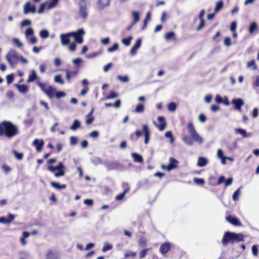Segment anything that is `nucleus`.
Returning a JSON list of instances; mask_svg holds the SVG:
<instances>
[{
	"mask_svg": "<svg viewBox=\"0 0 259 259\" xmlns=\"http://www.w3.org/2000/svg\"><path fill=\"white\" fill-rule=\"evenodd\" d=\"M118 94L114 91H111L109 95L106 97V99H111L116 98Z\"/></svg>",
	"mask_w": 259,
	"mask_h": 259,
	"instance_id": "obj_46",
	"label": "nucleus"
},
{
	"mask_svg": "<svg viewBox=\"0 0 259 259\" xmlns=\"http://www.w3.org/2000/svg\"><path fill=\"white\" fill-rule=\"evenodd\" d=\"M39 34L40 36L42 38H47L49 35V32L46 29L41 30L40 31Z\"/></svg>",
	"mask_w": 259,
	"mask_h": 259,
	"instance_id": "obj_43",
	"label": "nucleus"
},
{
	"mask_svg": "<svg viewBox=\"0 0 259 259\" xmlns=\"http://www.w3.org/2000/svg\"><path fill=\"white\" fill-rule=\"evenodd\" d=\"M88 4L86 0H79L78 2L79 14L83 19H85L88 15Z\"/></svg>",
	"mask_w": 259,
	"mask_h": 259,
	"instance_id": "obj_8",
	"label": "nucleus"
},
{
	"mask_svg": "<svg viewBox=\"0 0 259 259\" xmlns=\"http://www.w3.org/2000/svg\"><path fill=\"white\" fill-rule=\"evenodd\" d=\"M46 8V4L42 3L40 5V7L37 11L38 13L41 14L44 12Z\"/></svg>",
	"mask_w": 259,
	"mask_h": 259,
	"instance_id": "obj_59",
	"label": "nucleus"
},
{
	"mask_svg": "<svg viewBox=\"0 0 259 259\" xmlns=\"http://www.w3.org/2000/svg\"><path fill=\"white\" fill-rule=\"evenodd\" d=\"M125 185L127 186V187L124 189V190L122 193L119 194L118 195L116 196V197H115L116 200L119 201V200H122L124 197L125 194L129 192L130 188L128 186L127 184H125Z\"/></svg>",
	"mask_w": 259,
	"mask_h": 259,
	"instance_id": "obj_21",
	"label": "nucleus"
},
{
	"mask_svg": "<svg viewBox=\"0 0 259 259\" xmlns=\"http://www.w3.org/2000/svg\"><path fill=\"white\" fill-rule=\"evenodd\" d=\"M137 255V253L136 252L133 251H127L125 252L124 254V258L126 259L129 257H135Z\"/></svg>",
	"mask_w": 259,
	"mask_h": 259,
	"instance_id": "obj_34",
	"label": "nucleus"
},
{
	"mask_svg": "<svg viewBox=\"0 0 259 259\" xmlns=\"http://www.w3.org/2000/svg\"><path fill=\"white\" fill-rule=\"evenodd\" d=\"M132 16L134 19L133 22L134 23V24H136L140 19V15L139 12L136 11H133Z\"/></svg>",
	"mask_w": 259,
	"mask_h": 259,
	"instance_id": "obj_29",
	"label": "nucleus"
},
{
	"mask_svg": "<svg viewBox=\"0 0 259 259\" xmlns=\"http://www.w3.org/2000/svg\"><path fill=\"white\" fill-rule=\"evenodd\" d=\"M44 144V142L42 140L35 139L33 142V145L35 147L38 152L42 151Z\"/></svg>",
	"mask_w": 259,
	"mask_h": 259,
	"instance_id": "obj_16",
	"label": "nucleus"
},
{
	"mask_svg": "<svg viewBox=\"0 0 259 259\" xmlns=\"http://www.w3.org/2000/svg\"><path fill=\"white\" fill-rule=\"evenodd\" d=\"M28 39L29 42L31 44H35L37 42V39L34 35L30 36Z\"/></svg>",
	"mask_w": 259,
	"mask_h": 259,
	"instance_id": "obj_64",
	"label": "nucleus"
},
{
	"mask_svg": "<svg viewBox=\"0 0 259 259\" xmlns=\"http://www.w3.org/2000/svg\"><path fill=\"white\" fill-rule=\"evenodd\" d=\"M55 81L56 82L60 83L61 84L64 83V81H63V79H62L61 75L60 74L57 75L55 76Z\"/></svg>",
	"mask_w": 259,
	"mask_h": 259,
	"instance_id": "obj_49",
	"label": "nucleus"
},
{
	"mask_svg": "<svg viewBox=\"0 0 259 259\" xmlns=\"http://www.w3.org/2000/svg\"><path fill=\"white\" fill-rule=\"evenodd\" d=\"M217 155L218 157L222 159V163L225 164L226 157L224 156L223 152L221 149L218 150Z\"/></svg>",
	"mask_w": 259,
	"mask_h": 259,
	"instance_id": "obj_30",
	"label": "nucleus"
},
{
	"mask_svg": "<svg viewBox=\"0 0 259 259\" xmlns=\"http://www.w3.org/2000/svg\"><path fill=\"white\" fill-rule=\"evenodd\" d=\"M252 252L254 256H258V249L256 245H253L252 246Z\"/></svg>",
	"mask_w": 259,
	"mask_h": 259,
	"instance_id": "obj_47",
	"label": "nucleus"
},
{
	"mask_svg": "<svg viewBox=\"0 0 259 259\" xmlns=\"http://www.w3.org/2000/svg\"><path fill=\"white\" fill-rule=\"evenodd\" d=\"M18 134V127L12 122L6 120L0 122V136L12 138Z\"/></svg>",
	"mask_w": 259,
	"mask_h": 259,
	"instance_id": "obj_2",
	"label": "nucleus"
},
{
	"mask_svg": "<svg viewBox=\"0 0 259 259\" xmlns=\"http://www.w3.org/2000/svg\"><path fill=\"white\" fill-rule=\"evenodd\" d=\"M170 247V244L168 242H164L162 243L160 246V252L162 254H166L169 251Z\"/></svg>",
	"mask_w": 259,
	"mask_h": 259,
	"instance_id": "obj_14",
	"label": "nucleus"
},
{
	"mask_svg": "<svg viewBox=\"0 0 259 259\" xmlns=\"http://www.w3.org/2000/svg\"><path fill=\"white\" fill-rule=\"evenodd\" d=\"M215 180V178L214 177H211L209 179V183L212 186H217L220 185L222 184L223 182L225 183V185L226 187L230 186L232 184L233 182V178H229L226 180H225V178L223 176H221L218 179L217 182L215 183L214 180Z\"/></svg>",
	"mask_w": 259,
	"mask_h": 259,
	"instance_id": "obj_5",
	"label": "nucleus"
},
{
	"mask_svg": "<svg viewBox=\"0 0 259 259\" xmlns=\"http://www.w3.org/2000/svg\"><path fill=\"white\" fill-rule=\"evenodd\" d=\"M200 20V24L196 28L197 31H199L200 29H201L204 26V25H205V20Z\"/></svg>",
	"mask_w": 259,
	"mask_h": 259,
	"instance_id": "obj_57",
	"label": "nucleus"
},
{
	"mask_svg": "<svg viewBox=\"0 0 259 259\" xmlns=\"http://www.w3.org/2000/svg\"><path fill=\"white\" fill-rule=\"evenodd\" d=\"M226 220L228 222L234 226H240L241 225L240 222L235 217L231 215H229L226 217Z\"/></svg>",
	"mask_w": 259,
	"mask_h": 259,
	"instance_id": "obj_17",
	"label": "nucleus"
},
{
	"mask_svg": "<svg viewBox=\"0 0 259 259\" xmlns=\"http://www.w3.org/2000/svg\"><path fill=\"white\" fill-rule=\"evenodd\" d=\"M13 153L14 154L15 157L17 159L19 160H21L23 157V154L22 153H18L16 151H14Z\"/></svg>",
	"mask_w": 259,
	"mask_h": 259,
	"instance_id": "obj_55",
	"label": "nucleus"
},
{
	"mask_svg": "<svg viewBox=\"0 0 259 259\" xmlns=\"http://www.w3.org/2000/svg\"><path fill=\"white\" fill-rule=\"evenodd\" d=\"M257 28V25L256 22H252L249 28V32L250 33H252L254 31H255Z\"/></svg>",
	"mask_w": 259,
	"mask_h": 259,
	"instance_id": "obj_35",
	"label": "nucleus"
},
{
	"mask_svg": "<svg viewBox=\"0 0 259 259\" xmlns=\"http://www.w3.org/2000/svg\"><path fill=\"white\" fill-rule=\"evenodd\" d=\"M141 45V40L139 38L136 40L135 45L132 47L131 50V53L132 55H135L136 53L137 50L140 47Z\"/></svg>",
	"mask_w": 259,
	"mask_h": 259,
	"instance_id": "obj_20",
	"label": "nucleus"
},
{
	"mask_svg": "<svg viewBox=\"0 0 259 259\" xmlns=\"http://www.w3.org/2000/svg\"><path fill=\"white\" fill-rule=\"evenodd\" d=\"M118 44L117 43H114L113 46L108 48L107 51L109 52H112L118 49Z\"/></svg>",
	"mask_w": 259,
	"mask_h": 259,
	"instance_id": "obj_44",
	"label": "nucleus"
},
{
	"mask_svg": "<svg viewBox=\"0 0 259 259\" xmlns=\"http://www.w3.org/2000/svg\"><path fill=\"white\" fill-rule=\"evenodd\" d=\"M147 242V239L144 237H141L139 240L138 244L140 247H143L146 246Z\"/></svg>",
	"mask_w": 259,
	"mask_h": 259,
	"instance_id": "obj_33",
	"label": "nucleus"
},
{
	"mask_svg": "<svg viewBox=\"0 0 259 259\" xmlns=\"http://www.w3.org/2000/svg\"><path fill=\"white\" fill-rule=\"evenodd\" d=\"M16 87L18 89V91L21 93H26L28 90V86L25 84H15Z\"/></svg>",
	"mask_w": 259,
	"mask_h": 259,
	"instance_id": "obj_23",
	"label": "nucleus"
},
{
	"mask_svg": "<svg viewBox=\"0 0 259 259\" xmlns=\"http://www.w3.org/2000/svg\"><path fill=\"white\" fill-rule=\"evenodd\" d=\"M165 137L169 138L171 142L174 141V137L172 133L170 131H167L165 133Z\"/></svg>",
	"mask_w": 259,
	"mask_h": 259,
	"instance_id": "obj_60",
	"label": "nucleus"
},
{
	"mask_svg": "<svg viewBox=\"0 0 259 259\" xmlns=\"http://www.w3.org/2000/svg\"><path fill=\"white\" fill-rule=\"evenodd\" d=\"M47 169L52 172H54L55 171L58 170V172L54 174L55 176L57 178L63 177L65 175L64 166L62 162H59L58 165L56 166L49 165Z\"/></svg>",
	"mask_w": 259,
	"mask_h": 259,
	"instance_id": "obj_7",
	"label": "nucleus"
},
{
	"mask_svg": "<svg viewBox=\"0 0 259 259\" xmlns=\"http://www.w3.org/2000/svg\"><path fill=\"white\" fill-rule=\"evenodd\" d=\"M112 63L110 62L105 65L103 67V70L105 72H107L109 69L112 66Z\"/></svg>",
	"mask_w": 259,
	"mask_h": 259,
	"instance_id": "obj_61",
	"label": "nucleus"
},
{
	"mask_svg": "<svg viewBox=\"0 0 259 259\" xmlns=\"http://www.w3.org/2000/svg\"><path fill=\"white\" fill-rule=\"evenodd\" d=\"M168 110L170 111H175L177 108V105L175 102H171L167 106Z\"/></svg>",
	"mask_w": 259,
	"mask_h": 259,
	"instance_id": "obj_42",
	"label": "nucleus"
},
{
	"mask_svg": "<svg viewBox=\"0 0 259 259\" xmlns=\"http://www.w3.org/2000/svg\"><path fill=\"white\" fill-rule=\"evenodd\" d=\"M31 25V21L28 19H25L21 22L22 26H29Z\"/></svg>",
	"mask_w": 259,
	"mask_h": 259,
	"instance_id": "obj_63",
	"label": "nucleus"
},
{
	"mask_svg": "<svg viewBox=\"0 0 259 259\" xmlns=\"http://www.w3.org/2000/svg\"><path fill=\"white\" fill-rule=\"evenodd\" d=\"M85 32L82 28L79 29L76 32H71L67 33H63L60 35L61 42L62 45L64 46L68 45L70 42V37H73L75 41L78 44H82L83 42V35Z\"/></svg>",
	"mask_w": 259,
	"mask_h": 259,
	"instance_id": "obj_3",
	"label": "nucleus"
},
{
	"mask_svg": "<svg viewBox=\"0 0 259 259\" xmlns=\"http://www.w3.org/2000/svg\"><path fill=\"white\" fill-rule=\"evenodd\" d=\"M15 94L12 90L8 91L6 93V97L9 99H13L14 98Z\"/></svg>",
	"mask_w": 259,
	"mask_h": 259,
	"instance_id": "obj_50",
	"label": "nucleus"
},
{
	"mask_svg": "<svg viewBox=\"0 0 259 259\" xmlns=\"http://www.w3.org/2000/svg\"><path fill=\"white\" fill-rule=\"evenodd\" d=\"M224 44L226 46L229 47L231 45V39L230 37H227L224 40Z\"/></svg>",
	"mask_w": 259,
	"mask_h": 259,
	"instance_id": "obj_53",
	"label": "nucleus"
},
{
	"mask_svg": "<svg viewBox=\"0 0 259 259\" xmlns=\"http://www.w3.org/2000/svg\"><path fill=\"white\" fill-rule=\"evenodd\" d=\"M179 161L173 157L169 158V163L168 165H162L161 167L163 169H166L168 171H170L172 169H175L178 167Z\"/></svg>",
	"mask_w": 259,
	"mask_h": 259,
	"instance_id": "obj_9",
	"label": "nucleus"
},
{
	"mask_svg": "<svg viewBox=\"0 0 259 259\" xmlns=\"http://www.w3.org/2000/svg\"><path fill=\"white\" fill-rule=\"evenodd\" d=\"M7 83L11 84L14 80V75L13 74H9L6 77Z\"/></svg>",
	"mask_w": 259,
	"mask_h": 259,
	"instance_id": "obj_48",
	"label": "nucleus"
},
{
	"mask_svg": "<svg viewBox=\"0 0 259 259\" xmlns=\"http://www.w3.org/2000/svg\"><path fill=\"white\" fill-rule=\"evenodd\" d=\"M118 79L123 82H126L128 81V77L127 76H121L118 75L117 76Z\"/></svg>",
	"mask_w": 259,
	"mask_h": 259,
	"instance_id": "obj_56",
	"label": "nucleus"
},
{
	"mask_svg": "<svg viewBox=\"0 0 259 259\" xmlns=\"http://www.w3.org/2000/svg\"><path fill=\"white\" fill-rule=\"evenodd\" d=\"M233 232H226L223 237L222 240V244L224 246H226L229 243H232Z\"/></svg>",
	"mask_w": 259,
	"mask_h": 259,
	"instance_id": "obj_10",
	"label": "nucleus"
},
{
	"mask_svg": "<svg viewBox=\"0 0 259 259\" xmlns=\"http://www.w3.org/2000/svg\"><path fill=\"white\" fill-rule=\"evenodd\" d=\"M247 66L248 67H252V69L253 70H256L257 69V66L255 64V61L254 60H252L247 63Z\"/></svg>",
	"mask_w": 259,
	"mask_h": 259,
	"instance_id": "obj_45",
	"label": "nucleus"
},
{
	"mask_svg": "<svg viewBox=\"0 0 259 259\" xmlns=\"http://www.w3.org/2000/svg\"><path fill=\"white\" fill-rule=\"evenodd\" d=\"M187 130L191 137L185 135L183 136L182 140L186 144L192 146L193 144V141L200 144L203 143V139L197 133L192 122H188Z\"/></svg>",
	"mask_w": 259,
	"mask_h": 259,
	"instance_id": "obj_1",
	"label": "nucleus"
},
{
	"mask_svg": "<svg viewBox=\"0 0 259 259\" xmlns=\"http://www.w3.org/2000/svg\"><path fill=\"white\" fill-rule=\"evenodd\" d=\"M13 42L19 48L23 47V44L21 42L18 38H13Z\"/></svg>",
	"mask_w": 259,
	"mask_h": 259,
	"instance_id": "obj_54",
	"label": "nucleus"
},
{
	"mask_svg": "<svg viewBox=\"0 0 259 259\" xmlns=\"http://www.w3.org/2000/svg\"><path fill=\"white\" fill-rule=\"evenodd\" d=\"M80 126L81 124L79 120L77 119H75L72 124L70 126V129L72 131H76L78 128H80Z\"/></svg>",
	"mask_w": 259,
	"mask_h": 259,
	"instance_id": "obj_26",
	"label": "nucleus"
},
{
	"mask_svg": "<svg viewBox=\"0 0 259 259\" xmlns=\"http://www.w3.org/2000/svg\"><path fill=\"white\" fill-rule=\"evenodd\" d=\"M37 85L40 88L41 90L45 93L47 96L50 98H53L54 97V93L56 91V89L52 86H49L45 83H42L40 81L37 82Z\"/></svg>",
	"mask_w": 259,
	"mask_h": 259,
	"instance_id": "obj_6",
	"label": "nucleus"
},
{
	"mask_svg": "<svg viewBox=\"0 0 259 259\" xmlns=\"http://www.w3.org/2000/svg\"><path fill=\"white\" fill-rule=\"evenodd\" d=\"M54 96H55L57 99H60L64 97L65 96V93L63 92H57L56 93L55 92Z\"/></svg>",
	"mask_w": 259,
	"mask_h": 259,
	"instance_id": "obj_52",
	"label": "nucleus"
},
{
	"mask_svg": "<svg viewBox=\"0 0 259 259\" xmlns=\"http://www.w3.org/2000/svg\"><path fill=\"white\" fill-rule=\"evenodd\" d=\"M37 78V75L34 70H31L27 80V82L29 83L34 81Z\"/></svg>",
	"mask_w": 259,
	"mask_h": 259,
	"instance_id": "obj_22",
	"label": "nucleus"
},
{
	"mask_svg": "<svg viewBox=\"0 0 259 259\" xmlns=\"http://www.w3.org/2000/svg\"><path fill=\"white\" fill-rule=\"evenodd\" d=\"M36 12V7L34 5H32L30 2H27L23 7V13L24 14L29 13L34 14Z\"/></svg>",
	"mask_w": 259,
	"mask_h": 259,
	"instance_id": "obj_11",
	"label": "nucleus"
},
{
	"mask_svg": "<svg viewBox=\"0 0 259 259\" xmlns=\"http://www.w3.org/2000/svg\"><path fill=\"white\" fill-rule=\"evenodd\" d=\"M235 133L236 134H241L243 137L246 138L248 136L247 135L246 132L245 130L241 129V128H236L235 129Z\"/></svg>",
	"mask_w": 259,
	"mask_h": 259,
	"instance_id": "obj_37",
	"label": "nucleus"
},
{
	"mask_svg": "<svg viewBox=\"0 0 259 259\" xmlns=\"http://www.w3.org/2000/svg\"><path fill=\"white\" fill-rule=\"evenodd\" d=\"M70 142L71 145H76L77 143V138L75 137L72 136L70 138Z\"/></svg>",
	"mask_w": 259,
	"mask_h": 259,
	"instance_id": "obj_58",
	"label": "nucleus"
},
{
	"mask_svg": "<svg viewBox=\"0 0 259 259\" xmlns=\"http://www.w3.org/2000/svg\"><path fill=\"white\" fill-rule=\"evenodd\" d=\"M223 7V1L221 0L219 2H218L216 4L215 8H214V13H217L218 11H219L221 9H222Z\"/></svg>",
	"mask_w": 259,
	"mask_h": 259,
	"instance_id": "obj_32",
	"label": "nucleus"
},
{
	"mask_svg": "<svg viewBox=\"0 0 259 259\" xmlns=\"http://www.w3.org/2000/svg\"><path fill=\"white\" fill-rule=\"evenodd\" d=\"M33 30L32 28H28L25 31V35L27 39L29 38V36L33 35Z\"/></svg>",
	"mask_w": 259,
	"mask_h": 259,
	"instance_id": "obj_38",
	"label": "nucleus"
},
{
	"mask_svg": "<svg viewBox=\"0 0 259 259\" xmlns=\"http://www.w3.org/2000/svg\"><path fill=\"white\" fill-rule=\"evenodd\" d=\"M112 248V246L111 244H110L109 243H106L104 245V246L102 248V250L103 252H106V251L110 250Z\"/></svg>",
	"mask_w": 259,
	"mask_h": 259,
	"instance_id": "obj_51",
	"label": "nucleus"
},
{
	"mask_svg": "<svg viewBox=\"0 0 259 259\" xmlns=\"http://www.w3.org/2000/svg\"><path fill=\"white\" fill-rule=\"evenodd\" d=\"M207 160L205 158L200 157L198 158L197 161V165L200 167H203L207 164Z\"/></svg>",
	"mask_w": 259,
	"mask_h": 259,
	"instance_id": "obj_27",
	"label": "nucleus"
},
{
	"mask_svg": "<svg viewBox=\"0 0 259 259\" xmlns=\"http://www.w3.org/2000/svg\"><path fill=\"white\" fill-rule=\"evenodd\" d=\"M18 58L17 54L16 52L14 50H12L10 51L9 53L7 55V59L9 64L13 66V65L15 64V60Z\"/></svg>",
	"mask_w": 259,
	"mask_h": 259,
	"instance_id": "obj_12",
	"label": "nucleus"
},
{
	"mask_svg": "<svg viewBox=\"0 0 259 259\" xmlns=\"http://www.w3.org/2000/svg\"><path fill=\"white\" fill-rule=\"evenodd\" d=\"M111 0H98V7L100 10H102L108 6Z\"/></svg>",
	"mask_w": 259,
	"mask_h": 259,
	"instance_id": "obj_19",
	"label": "nucleus"
},
{
	"mask_svg": "<svg viewBox=\"0 0 259 259\" xmlns=\"http://www.w3.org/2000/svg\"><path fill=\"white\" fill-rule=\"evenodd\" d=\"M232 103L234 105L235 107L237 110H240L241 107L244 104V102L242 99H233L232 101Z\"/></svg>",
	"mask_w": 259,
	"mask_h": 259,
	"instance_id": "obj_18",
	"label": "nucleus"
},
{
	"mask_svg": "<svg viewBox=\"0 0 259 259\" xmlns=\"http://www.w3.org/2000/svg\"><path fill=\"white\" fill-rule=\"evenodd\" d=\"M133 39V37L130 36L127 38H124L122 39V42L125 46H128L130 45L131 41Z\"/></svg>",
	"mask_w": 259,
	"mask_h": 259,
	"instance_id": "obj_40",
	"label": "nucleus"
},
{
	"mask_svg": "<svg viewBox=\"0 0 259 259\" xmlns=\"http://www.w3.org/2000/svg\"><path fill=\"white\" fill-rule=\"evenodd\" d=\"M157 120L159 124H155V126L159 130V131H163L166 126V123L164 117L163 116H159L158 117Z\"/></svg>",
	"mask_w": 259,
	"mask_h": 259,
	"instance_id": "obj_13",
	"label": "nucleus"
},
{
	"mask_svg": "<svg viewBox=\"0 0 259 259\" xmlns=\"http://www.w3.org/2000/svg\"><path fill=\"white\" fill-rule=\"evenodd\" d=\"M144 105L140 104L136 106L135 111L137 113H142L144 112Z\"/></svg>",
	"mask_w": 259,
	"mask_h": 259,
	"instance_id": "obj_39",
	"label": "nucleus"
},
{
	"mask_svg": "<svg viewBox=\"0 0 259 259\" xmlns=\"http://www.w3.org/2000/svg\"><path fill=\"white\" fill-rule=\"evenodd\" d=\"M132 156L134 158L135 162L139 163L143 162V158L141 155L136 153H133L132 154Z\"/></svg>",
	"mask_w": 259,
	"mask_h": 259,
	"instance_id": "obj_24",
	"label": "nucleus"
},
{
	"mask_svg": "<svg viewBox=\"0 0 259 259\" xmlns=\"http://www.w3.org/2000/svg\"><path fill=\"white\" fill-rule=\"evenodd\" d=\"M240 194V188L237 189L233 195V200L234 201H237L239 199V197Z\"/></svg>",
	"mask_w": 259,
	"mask_h": 259,
	"instance_id": "obj_36",
	"label": "nucleus"
},
{
	"mask_svg": "<svg viewBox=\"0 0 259 259\" xmlns=\"http://www.w3.org/2000/svg\"><path fill=\"white\" fill-rule=\"evenodd\" d=\"M142 128L143 132L139 130L136 131L135 133H133L130 135V139L132 141L136 140L138 138L140 137L144 133L145 136L144 143L147 144L150 138V132L148 126L147 124H143Z\"/></svg>",
	"mask_w": 259,
	"mask_h": 259,
	"instance_id": "obj_4",
	"label": "nucleus"
},
{
	"mask_svg": "<svg viewBox=\"0 0 259 259\" xmlns=\"http://www.w3.org/2000/svg\"><path fill=\"white\" fill-rule=\"evenodd\" d=\"M244 240V236L243 234L241 233L237 234L233 233L232 244L243 241Z\"/></svg>",
	"mask_w": 259,
	"mask_h": 259,
	"instance_id": "obj_15",
	"label": "nucleus"
},
{
	"mask_svg": "<svg viewBox=\"0 0 259 259\" xmlns=\"http://www.w3.org/2000/svg\"><path fill=\"white\" fill-rule=\"evenodd\" d=\"M2 168L3 170L7 173L9 172L11 170V168L6 164H4L2 165Z\"/></svg>",
	"mask_w": 259,
	"mask_h": 259,
	"instance_id": "obj_62",
	"label": "nucleus"
},
{
	"mask_svg": "<svg viewBox=\"0 0 259 259\" xmlns=\"http://www.w3.org/2000/svg\"><path fill=\"white\" fill-rule=\"evenodd\" d=\"M164 38L166 40H169L171 39L176 40V37L175 33L173 31H170L165 34Z\"/></svg>",
	"mask_w": 259,
	"mask_h": 259,
	"instance_id": "obj_25",
	"label": "nucleus"
},
{
	"mask_svg": "<svg viewBox=\"0 0 259 259\" xmlns=\"http://www.w3.org/2000/svg\"><path fill=\"white\" fill-rule=\"evenodd\" d=\"M50 185L52 187L58 189H65L66 188V185L63 184L61 185L55 182H51Z\"/></svg>",
	"mask_w": 259,
	"mask_h": 259,
	"instance_id": "obj_28",
	"label": "nucleus"
},
{
	"mask_svg": "<svg viewBox=\"0 0 259 259\" xmlns=\"http://www.w3.org/2000/svg\"><path fill=\"white\" fill-rule=\"evenodd\" d=\"M193 182L196 183V184L199 185H203L204 184V180L202 178H194L193 179Z\"/></svg>",
	"mask_w": 259,
	"mask_h": 259,
	"instance_id": "obj_41",
	"label": "nucleus"
},
{
	"mask_svg": "<svg viewBox=\"0 0 259 259\" xmlns=\"http://www.w3.org/2000/svg\"><path fill=\"white\" fill-rule=\"evenodd\" d=\"M151 249L152 248H147L141 250L139 252L140 258L141 259L144 258L146 256L147 252Z\"/></svg>",
	"mask_w": 259,
	"mask_h": 259,
	"instance_id": "obj_31",
	"label": "nucleus"
}]
</instances>
